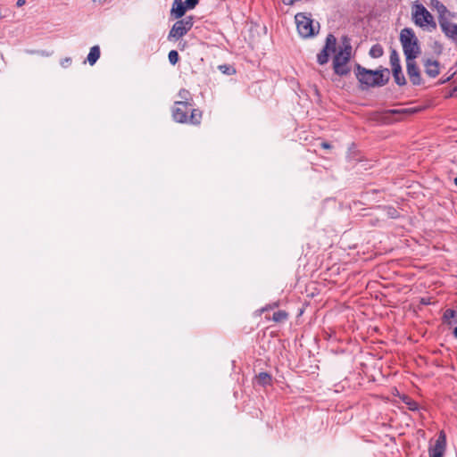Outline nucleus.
<instances>
[{
	"label": "nucleus",
	"instance_id": "nucleus-29",
	"mask_svg": "<svg viewBox=\"0 0 457 457\" xmlns=\"http://www.w3.org/2000/svg\"><path fill=\"white\" fill-rule=\"evenodd\" d=\"M278 306V302H276V303H270V304H267L265 305L264 307H262L260 312H264L266 311H269V310H272L274 308H277Z\"/></svg>",
	"mask_w": 457,
	"mask_h": 457
},
{
	"label": "nucleus",
	"instance_id": "nucleus-6",
	"mask_svg": "<svg viewBox=\"0 0 457 457\" xmlns=\"http://www.w3.org/2000/svg\"><path fill=\"white\" fill-rule=\"evenodd\" d=\"M194 25V16L189 15L177 21L168 34L169 41H178L185 36Z\"/></svg>",
	"mask_w": 457,
	"mask_h": 457
},
{
	"label": "nucleus",
	"instance_id": "nucleus-10",
	"mask_svg": "<svg viewBox=\"0 0 457 457\" xmlns=\"http://www.w3.org/2000/svg\"><path fill=\"white\" fill-rule=\"evenodd\" d=\"M406 71L410 81L413 86H420L423 83L420 71L415 62V59L406 60Z\"/></svg>",
	"mask_w": 457,
	"mask_h": 457
},
{
	"label": "nucleus",
	"instance_id": "nucleus-13",
	"mask_svg": "<svg viewBox=\"0 0 457 457\" xmlns=\"http://www.w3.org/2000/svg\"><path fill=\"white\" fill-rule=\"evenodd\" d=\"M187 9L188 7L186 4V1L182 2V0H174L170 13L172 16H174V18L181 19L185 15Z\"/></svg>",
	"mask_w": 457,
	"mask_h": 457
},
{
	"label": "nucleus",
	"instance_id": "nucleus-18",
	"mask_svg": "<svg viewBox=\"0 0 457 457\" xmlns=\"http://www.w3.org/2000/svg\"><path fill=\"white\" fill-rule=\"evenodd\" d=\"M100 57V48L98 46H94L90 48L89 54H87V62L90 65H94Z\"/></svg>",
	"mask_w": 457,
	"mask_h": 457
},
{
	"label": "nucleus",
	"instance_id": "nucleus-11",
	"mask_svg": "<svg viewBox=\"0 0 457 457\" xmlns=\"http://www.w3.org/2000/svg\"><path fill=\"white\" fill-rule=\"evenodd\" d=\"M438 23L445 35L457 45V24L452 22L450 17H442Z\"/></svg>",
	"mask_w": 457,
	"mask_h": 457
},
{
	"label": "nucleus",
	"instance_id": "nucleus-14",
	"mask_svg": "<svg viewBox=\"0 0 457 457\" xmlns=\"http://www.w3.org/2000/svg\"><path fill=\"white\" fill-rule=\"evenodd\" d=\"M372 74L374 77V80L376 82H380L379 87L385 86L389 81L390 71L386 68L372 71Z\"/></svg>",
	"mask_w": 457,
	"mask_h": 457
},
{
	"label": "nucleus",
	"instance_id": "nucleus-38",
	"mask_svg": "<svg viewBox=\"0 0 457 457\" xmlns=\"http://www.w3.org/2000/svg\"><path fill=\"white\" fill-rule=\"evenodd\" d=\"M106 0H94V2L104 3Z\"/></svg>",
	"mask_w": 457,
	"mask_h": 457
},
{
	"label": "nucleus",
	"instance_id": "nucleus-37",
	"mask_svg": "<svg viewBox=\"0 0 457 457\" xmlns=\"http://www.w3.org/2000/svg\"><path fill=\"white\" fill-rule=\"evenodd\" d=\"M453 336L457 338V327L453 329Z\"/></svg>",
	"mask_w": 457,
	"mask_h": 457
},
{
	"label": "nucleus",
	"instance_id": "nucleus-23",
	"mask_svg": "<svg viewBox=\"0 0 457 457\" xmlns=\"http://www.w3.org/2000/svg\"><path fill=\"white\" fill-rule=\"evenodd\" d=\"M455 317V311L453 309H446L443 315V320L445 323L451 324V320Z\"/></svg>",
	"mask_w": 457,
	"mask_h": 457
},
{
	"label": "nucleus",
	"instance_id": "nucleus-24",
	"mask_svg": "<svg viewBox=\"0 0 457 457\" xmlns=\"http://www.w3.org/2000/svg\"><path fill=\"white\" fill-rule=\"evenodd\" d=\"M403 402L408 406V409L410 411H417V410H419V403L417 402L411 400L408 396H405L403 398Z\"/></svg>",
	"mask_w": 457,
	"mask_h": 457
},
{
	"label": "nucleus",
	"instance_id": "nucleus-9",
	"mask_svg": "<svg viewBox=\"0 0 457 457\" xmlns=\"http://www.w3.org/2000/svg\"><path fill=\"white\" fill-rule=\"evenodd\" d=\"M446 449V436L442 430L439 432L438 436L433 446L428 449L429 457H444Z\"/></svg>",
	"mask_w": 457,
	"mask_h": 457
},
{
	"label": "nucleus",
	"instance_id": "nucleus-7",
	"mask_svg": "<svg viewBox=\"0 0 457 457\" xmlns=\"http://www.w3.org/2000/svg\"><path fill=\"white\" fill-rule=\"evenodd\" d=\"M355 76L361 85V88L379 87L380 82H376L372 74V70H368L360 64L355 66Z\"/></svg>",
	"mask_w": 457,
	"mask_h": 457
},
{
	"label": "nucleus",
	"instance_id": "nucleus-28",
	"mask_svg": "<svg viewBox=\"0 0 457 457\" xmlns=\"http://www.w3.org/2000/svg\"><path fill=\"white\" fill-rule=\"evenodd\" d=\"M449 72H451L449 76L442 77V78L438 80V84H439V85H443V84L447 83V82H448V81H450V80L453 78V76L456 74V71H453V68H451V69L449 70Z\"/></svg>",
	"mask_w": 457,
	"mask_h": 457
},
{
	"label": "nucleus",
	"instance_id": "nucleus-27",
	"mask_svg": "<svg viewBox=\"0 0 457 457\" xmlns=\"http://www.w3.org/2000/svg\"><path fill=\"white\" fill-rule=\"evenodd\" d=\"M219 69L221 72H223L225 74L231 75V74L236 73V70L229 65H226V64L220 65Z\"/></svg>",
	"mask_w": 457,
	"mask_h": 457
},
{
	"label": "nucleus",
	"instance_id": "nucleus-8",
	"mask_svg": "<svg viewBox=\"0 0 457 457\" xmlns=\"http://www.w3.org/2000/svg\"><path fill=\"white\" fill-rule=\"evenodd\" d=\"M337 51V37L333 34H328L326 37L325 46L317 54V62L320 65L326 64L329 60V54Z\"/></svg>",
	"mask_w": 457,
	"mask_h": 457
},
{
	"label": "nucleus",
	"instance_id": "nucleus-1",
	"mask_svg": "<svg viewBox=\"0 0 457 457\" xmlns=\"http://www.w3.org/2000/svg\"><path fill=\"white\" fill-rule=\"evenodd\" d=\"M171 116L178 123L198 126L202 122L203 112L200 109L192 108L190 102L176 101L171 110Z\"/></svg>",
	"mask_w": 457,
	"mask_h": 457
},
{
	"label": "nucleus",
	"instance_id": "nucleus-12",
	"mask_svg": "<svg viewBox=\"0 0 457 457\" xmlns=\"http://www.w3.org/2000/svg\"><path fill=\"white\" fill-rule=\"evenodd\" d=\"M426 75L431 79L436 78L440 74V63L436 60L426 58L422 61Z\"/></svg>",
	"mask_w": 457,
	"mask_h": 457
},
{
	"label": "nucleus",
	"instance_id": "nucleus-19",
	"mask_svg": "<svg viewBox=\"0 0 457 457\" xmlns=\"http://www.w3.org/2000/svg\"><path fill=\"white\" fill-rule=\"evenodd\" d=\"M420 111L418 108H403V109H390L386 112L390 114H405L411 115Z\"/></svg>",
	"mask_w": 457,
	"mask_h": 457
},
{
	"label": "nucleus",
	"instance_id": "nucleus-36",
	"mask_svg": "<svg viewBox=\"0 0 457 457\" xmlns=\"http://www.w3.org/2000/svg\"><path fill=\"white\" fill-rule=\"evenodd\" d=\"M185 46H186L185 42L183 44L181 42H179V47L180 50H183Z\"/></svg>",
	"mask_w": 457,
	"mask_h": 457
},
{
	"label": "nucleus",
	"instance_id": "nucleus-5",
	"mask_svg": "<svg viewBox=\"0 0 457 457\" xmlns=\"http://www.w3.org/2000/svg\"><path fill=\"white\" fill-rule=\"evenodd\" d=\"M412 19L414 23L420 28L428 27L430 31L436 29V23L432 14L421 4H414Z\"/></svg>",
	"mask_w": 457,
	"mask_h": 457
},
{
	"label": "nucleus",
	"instance_id": "nucleus-17",
	"mask_svg": "<svg viewBox=\"0 0 457 457\" xmlns=\"http://www.w3.org/2000/svg\"><path fill=\"white\" fill-rule=\"evenodd\" d=\"M392 73H393L394 79L398 86L402 87V86L406 85V79L402 71V67L393 68Z\"/></svg>",
	"mask_w": 457,
	"mask_h": 457
},
{
	"label": "nucleus",
	"instance_id": "nucleus-25",
	"mask_svg": "<svg viewBox=\"0 0 457 457\" xmlns=\"http://www.w3.org/2000/svg\"><path fill=\"white\" fill-rule=\"evenodd\" d=\"M179 96L181 98L180 101H186L192 103V97L190 96V93L188 90L182 88L179 92Z\"/></svg>",
	"mask_w": 457,
	"mask_h": 457
},
{
	"label": "nucleus",
	"instance_id": "nucleus-22",
	"mask_svg": "<svg viewBox=\"0 0 457 457\" xmlns=\"http://www.w3.org/2000/svg\"><path fill=\"white\" fill-rule=\"evenodd\" d=\"M389 59H390V64H391L392 69L401 67L399 54L396 50H395V49L391 50Z\"/></svg>",
	"mask_w": 457,
	"mask_h": 457
},
{
	"label": "nucleus",
	"instance_id": "nucleus-35",
	"mask_svg": "<svg viewBox=\"0 0 457 457\" xmlns=\"http://www.w3.org/2000/svg\"><path fill=\"white\" fill-rule=\"evenodd\" d=\"M286 5H292L293 0H282Z\"/></svg>",
	"mask_w": 457,
	"mask_h": 457
},
{
	"label": "nucleus",
	"instance_id": "nucleus-4",
	"mask_svg": "<svg viewBox=\"0 0 457 457\" xmlns=\"http://www.w3.org/2000/svg\"><path fill=\"white\" fill-rule=\"evenodd\" d=\"M296 29L299 35L303 38L314 37L319 33L320 23L312 19L311 14L298 12L295 16Z\"/></svg>",
	"mask_w": 457,
	"mask_h": 457
},
{
	"label": "nucleus",
	"instance_id": "nucleus-20",
	"mask_svg": "<svg viewBox=\"0 0 457 457\" xmlns=\"http://www.w3.org/2000/svg\"><path fill=\"white\" fill-rule=\"evenodd\" d=\"M288 319V313L284 310L275 312L272 315L271 320L276 323L285 322Z\"/></svg>",
	"mask_w": 457,
	"mask_h": 457
},
{
	"label": "nucleus",
	"instance_id": "nucleus-21",
	"mask_svg": "<svg viewBox=\"0 0 457 457\" xmlns=\"http://www.w3.org/2000/svg\"><path fill=\"white\" fill-rule=\"evenodd\" d=\"M369 54L372 58H379L383 55L384 50L381 45L376 44L371 46Z\"/></svg>",
	"mask_w": 457,
	"mask_h": 457
},
{
	"label": "nucleus",
	"instance_id": "nucleus-2",
	"mask_svg": "<svg viewBox=\"0 0 457 457\" xmlns=\"http://www.w3.org/2000/svg\"><path fill=\"white\" fill-rule=\"evenodd\" d=\"M351 54L352 46L350 39L347 37H343L342 46L333 58V70L337 75L343 77L350 73L351 69L348 66V62L351 59Z\"/></svg>",
	"mask_w": 457,
	"mask_h": 457
},
{
	"label": "nucleus",
	"instance_id": "nucleus-32",
	"mask_svg": "<svg viewBox=\"0 0 457 457\" xmlns=\"http://www.w3.org/2000/svg\"><path fill=\"white\" fill-rule=\"evenodd\" d=\"M71 63V58H70V57H66L63 60H62V62H61V65L63 68H67Z\"/></svg>",
	"mask_w": 457,
	"mask_h": 457
},
{
	"label": "nucleus",
	"instance_id": "nucleus-39",
	"mask_svg": "<svg viewBox=\"0 0 457 457\" xmlns=\"http://www.w3.org/2000/svg\"><path fill=\"white\" fill-rule=\"evenodd\" d=\"M454 184H455V186H457V177L454 178Z\"/></svg>",
	"mask_w": 457,
	"mask_h": 457
},
{
	"label": "nucleus",
	"instance_id": "nucleus-16",
	"mask_svg": "<svg viewBox=\"0 0 457 457\" xmlns=\"http://www.w3.org/2000/svg\"><path fill=\"white\" fill-rule=\"evenodd\" d=\"M255 379H256L257 384L262 386H266L271 385V382H272V377L268 372H260L255 377Z\"/></svg>",
	"mask_w": 457,
	"mask_h": 457
},
{
	"label": "nucleus",
	"instance_id": "nucleus-15",
	"mask_svg": "<svg viewBox=\"0 0 457 457\" xmlns=\"http://www.w3.org/2000/svg\"><path fill=\"white\" fill-rule=\"evenodd\" d=\"M431 5L438 12V20L442 17H451L452 13L447 10L446 6L438 0H432Z\"/></svg>",
	"mask_w": 457,
	"mask_h": 457
},
{
	"label": "nucleus",
	"instance_id": "nucleus-26",
	"mask_svg": "<svg viewBox=\"0 0 457 457\" xmlns=\"http://www.w3.org/2000/svg\"><path fill=\"white\" fill-rule=\"evenodd\" d=\"M168 58H169V62L172 65H175L179 60V54L176 50L170 51V53L168 54Z\"/></svg>",
	"mask_w": 457,
	"mask_h": 457
},
{
	"label": "nucleus",
	"instance_id": "nucleus-3",
	"mask_svg": "<svg viewBox=\"0 0 457 457\" xmlns=\"http://www.w3.org/2000/svg\"><path fill=\"white\" fill-rule=\"evenodd\" d=\"M400 42L403 46L405 60L416 59L419 56L420 47L412 29L404 28L401 30Z\"/></svg>",
	"mask_w": 457,
	"mask_h": 457
},
{
	"label": "nucleus",
	"instance_id": "nucleus-31",
	"mask_svg": "<svg viewBox=\"0 0 457 457\" xmlns=\"http://www.w3.org/2000/svg\"><path fill=\"white\" fill-rule=\"evenodd\" d=\"M433 49H434L435 53H436L437 54H442L443 46H442V45L440 43L435 42Z\"/></svg>",
	"mask_w": 457,
	"mask_h": 457
},
{
	"label": "nucleus",
	"instance_id": "nucleus-33",
	"mask_svg": "<svg viewBox=\"0 0 457 457\" xmlns=\"http://www.w3.org/2000/svg\"><path fill=\"white\" fill-rule=\"evenodd\" d=\"M320 145L324 149H330L331 148V145L329 143H328V142H322Z\"/></svg>",
	"mask_w": 457,
	"mask_h": 457
},
{
	"label": "nucleus",
	"instance_id": "nucleus-34",
	"mask_svg": "<svg viewBox=\"0 0 457 457\" xmlns=\"http://www.w3.org/2000/svg\"><path fill=\"white\" fill-rule=\"evenodd\" d=\"M25 4H26V1H25V0H18V1L16 2V5H17V7H21V6H23Z\"/></svg>",
	"mask_w": 457,
	"mask_h": 457
},
{
	"label": "nucleus",
	"instance_id": "nucleus-30",
	"mask_svg": "<svg viewBox=\"0 0 457 457\" xmlns=\"http://www.w3.org/2000/svg\"><path fill=\"white\" fill-rule=\"evenodd\" d=\"M200 0H186L188 10L194 9L199 3Z\"/></svg>",
	"mask_w": 457,
	"mask_h": 457
}]
</instances>
